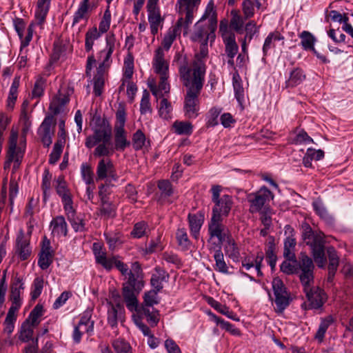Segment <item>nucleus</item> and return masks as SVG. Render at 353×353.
Segmentation results:
<instances>
[{"instance_id":"b1692460","label":"nucleus","mask_w":353,"mask_h":353,"mask_svg":"<svg viewBox=\"0 0 353 353\" xmlns=\"http://www.w3.org/2000/svg\"><path fill=\"white\" fill-rule=\"evenodd\" d=\"M103 185L100 186L99 196L101 199L100 214L106 219L113 218L116 216L117 206L113 203L110 202L103 192Z\"/></svg>"},{"instance_id":"5701e85b","label":"nucleus","mask_w":353,"mask_h":353,"mask_svg":"<svg viewBox=\"0 0 353 353\" xmlns=\"http://www.w3.org/2000/svg\"><path fill=\"white\" fill-rule=\"evenodd\" d=\"M16 252L22 261L26 260L31 254L30 240L22 229L19 231L16 239Z\"/></svg>"},{"instance_id":"c9c22d12","label":"nucleus","mask_w":353,"mask_h":353,"mask_svg":"<svg viewBox=\"0 0 353 353\" xmlns=\"http://www.w3.org/2000/svg\"><path fill=\"white\" fill-rule=\"evenodd\" d=\"M103 33H101L96 27L89 28L85 36V49L86 52L92 50L94 41L99 39Z\"/></svg>"},{"instance_id":"393cba45","label":"nucleus","mask_w":353,"mask_h":353,"mask_svg":"<svg viewBox=\"0 0 353 353\" xmlns=\"http://www.w3.org/2000/svg\"><path fill=\"white\" fill-rule=\"evenodd\" d=\"M23 290L24 284L21 281L18 279L11 288L10 300L12 301V305L9 308V310L18 312L22 304L21 294Z\"/></svg>"},{"instance_id":"9d476101","label":"nucleus","mask_w":353,"mask_h":353,"mask_svg":"<svg viewBox=\"0 0 353 353\" xmlns=\"http://www.w3.org/2000/svg\"><path fill=\"white\" fill-rule=\"evenodd\" d=\"M116 37L114 33L110 32L105 37V47L99 52L97 59L100 64L97 70L108 72L112 63L111 57L114 50Z\"/></svg>"},{"instance_id":"f8f14e48","label":"nucleus","mask_w":353,"mask_h":353,"mask_svg":"<svg viewBox=\"0 0 353 353\" xmlns=\"http://www.w3.org/2000/svg\"><path fill=\"white\" fill-rule=\"evenodd\" d=\"M112 127L108 121H103V123L97 128L92 136L87 137L85 140V146L88 148H92L97 144L101 142L111 141Z\"/></svg>"},{"instance_id":"0eeeda50","label":"nucleus","mask_w":353,"mask_h":353,"mask_svg":"<svg viewBox=\"0 0 353 353\" xmlns=\"http://www.w3.org/2000/svg\"><path fill=\"white\" fill-rule=\"evenodd\" d=\"M274 199L273 193L266 187H262L254 193H251L248 196L250 203V212L256 213L263 211H270L269 203Z\"/></svg>"},{"instance_id":"37998d69","label":"nucleus","mask_w":353,"mask_h":353,"mask_svg":"<svg viewBox=\"0 0 353 353\" xmlns=\"http://www.w3.org/2000/svg\"><path fill=\"white\" fill-rule=\"evenodd\" d=\"M334 322V319L332 316H327L325 318L321 319L320 325L315 334V339L319 341H323L325 334L326 333L328 327Z\"/></svg>"},{"instance_id":"2f4dec72","label":"nucleus","mask_w":353,"mask_h":353,"mask_svg":"<svg viewBox=\"0 0 353 353\" xmlns=\"http://www.w3.org/2000/svg\"><path fill=\"white\" fill-rule=\"evenodd\" d=\"M327 254L329 259L328 279L331 280L334 277L339 266V256L333 247L327 248Z\"/></svg>"},{"instance_id":"603ef678","label":"nucleus","mask_w":353,"mask_h":353,"mask_svg":"<svg viewBox=\"0 0 353 353\" xmlns=\"http://www.w3.org/2000/svg\"><path fill=\"white\" fill-rule=\"evenodd\" d=\"M225 254L234 261H237L240 256L239 248L234 241L231 239L227 240V243L225 245Z\"/></svg>"},{"instance_id":"4d7b16f0","label":"nucleus","mask_w":353,"mask_h":353,"mask_svg":"<svg viewBox=\"0 0 353 353\" xmlns=\"http://www.w3.org/2000/svg\"><path fill=\"white\" fill-rule=\"evenodd\" d=\"M172 110L171 103L165 98L160 101L159 106V116L163 119H168L171 117V112Z\"/></svg>"},{"instance_id":"e433bc0d","label":"nucleus","mask_w":353,"mask_h":353,"mask_svg":"<svg viewBox=\"0 0 353 353\" xmlns=\"http://www.w3.org/2000/svg\"><path fill=\"white\" fill-rule=\"evenodd\" d=\"M56 192L61 197V201L72 198L70 190L68 189L67 183L63 176H59L57 179Z\"/></svg>"},{"instance_id":"3c124183","label":"nucleus","mask_w":353,"mask_h":353,"mask_svg":"<svg viewBox=\"0 0 353 353\" xmlns=\"http://www.w3.org/2000/svg\"><path fill=\"white\" fill-rule=\"evenodd\" d=\"M112 345L116 353H133L129 343L122 339H117L112 342Z\"/></svg>"},{"instance_id":"cd10ccee","label":"nucleus","mask_w":353,"mask_h":353,"mask_svg":"<svg viewBox=\"0 0 353 353\" xmlns=\"http://www.w3.org/2000/svg\"><path fill=\"white\" fill-rule=\"evenodd\" d=\"M69 101L70 99L68 95L59 91L50 103V110L54 114H59L63 111L64 107Z\"/></svg>"},{"instance_id":"412c9836","label":"nucleus","mask_w":353,"mask_h":353,"mask_svg":"<svg viewBox=\"0 0 353 353\" xmlns=\"http://www.w3.org/2000/svg\"><path fill=\"white\" fill-rule=\"evenodd\" d=\"M92 252L97 263L100 264L106 270H112V261L114 256L108 257L106 251L101 243L94 242L92 244Z\"/></svg>"},{"instance_id":"052dcab7","label":"nucleus","mask_w":353,"mask_h":353,"mask_svg":"<svg viewBox=\"0 0 353 353\" xmlns=\"http://www.w3.org/2000/svg\"><path fill=\"white\" fill-rule=\"evenodd\" d=\"M176 237L179 245L183 249L188 250L191 245V242L188 239L186 230L184 228H179L176 233Z\"/></svg>"},{"instance_id":"1a4fd4ad","label":"nucleus","mask_w":353,"mask_h":353,"mask_svg":"<svg viewBox=\"0 0 353 353\" xmlns=\"http://www.w3.org/2000/svg\"><path fill=\"white\" fill-rule=\"evenodd\" d=\"M179 15L180 17L179 18L176 25L172 28L169 29L168 32L163 39L161 47L164 50V52L168 51L170 48L176 36L180 34L181 28H183L184 35H187L188 33V29L192 23H187L186 14Z\"/></svg>"},{"instance_id":"423d86ee","label":"nucleus","mask_w":353,"mask_h":353,"mask_svg":"<svg viewBox=\"0 0 353 353\" xmlns=\"http://www.w3.org/2000/svg\"><path fill=\"white\" fill-rule=\"evenodd\" d=\"M17 132L12 130L9 138L7 160L4 164L5 169L8 168L10 163L14 162L13 168L17 170L21 163L25 152L26 144L25 142L23 144L21 143L20 145L17 146Z\"/></svg>"},{"instance_id":"8fccbe9b","label":"nucleus","mask_w":353,"mask_h":353,"mask_svg":"<svg viewBox=\"0 0 353 353\" xmlns=\"http://www.w3.org/2000/svg\"><path fill=\"white\" fill-rule=\"evenodd\" d=\"M214 259L215 261L216 270L223 274H227L228 272V268L225 262L223 254L220 248L215 251Z\"/></svg>"},{"instance_id":"473e14b6","label":"nucleus","mask_w":353,"mask_h":353,"mask_svg":"<svg viewBox=\"0 0 353 353\" xmlns=\"http://www.w3.org/2000/svg\"><path fill=\"white\" fill-rule=\"evenodd\" d=\"M114 148L112 146L111 141L101 142L97 144L93 154L96 157L108 158L113 154Z\"/></svg>"},{"instance_id":"4be33fe9","label":"nucleus","mask_w":353,"mask_h":353,"mask_svg":"<svg viewBox=\"0 0 353 353\" xmlns=\"http://www.w3.org/2000/svg\"><path fill=\"white\" fill-rule=\"evenodd\" d=\"M38 134L45 147H49L52 142L54 128L52 127V118L46 117L38 129Z\"/></svg>"},{"instance_id":"e2e57ef3","label":"nucleus","mask_w":353,"mask_h":353,"mask_svg":"<svg viewBox=\"0 0 353 353\" xmlns=\"http://www.w3.org/2000/svg\"><path fill=\"white\" fill-rule=\"evenodd\" d=\"M63 142L61 141H57L53 147L49 157V163L55 164L60 159L63 151Z\"/></svg>"},{"instance_id":"5fc2aeb1","label":"nucleus","mask_w":353,"mask_h":353,"mask_svg":"<svg viewBox=\"0 0 353 353\" xmlns=\"http://www.w3.org/2000/svg\"><path fill=\"white\" fill-rule=\"evenodd\" d=\"M53 258V252L52 251H47L42 252L41 251L39 254V257L38 260V265L42 270L48 269L51 263H52Z\"/></svg>"},{"instance_id":"c85d7f7f","label":"nucleus","mask_w":353,"mask_h":353,"mask_svg":"<svg viewBox=\"0 0 353 353\" xmlns=\"http://www.w3.org/2000/svg\"><path fill=\"white\" fill-rule=\"evenodd\" d=\"M169 278L168 274L160 268H155V273L151 277L150 283L154 290L159 292L163 288V283L167 282Z\"/></svg>"},{"instance_id":"13d9d810","label":"nucleus","mask_w":353,"mask_h":353,"mask_svg":"<svg viewBox=\"0 0 353 353\" xmlns=\"http://www.w3.org/2000/svg\"><path fill=\"white\" fill-rule=\"evenodd\" d=\"M119 310H121V307L119 303L116 305L111 304L108 309V322L112 327H114L117 325Z\"/></svg>"},{"instance_id":"7c9ffc66","label":"nucleus","mask_w":353,"mask_h":353,"mask_svg":"<svg viewBox=\"0 0 353 353\" xmlns=\"http://www.w3.org/2000/svg\"><path fill=\"white\" fill-rule=\"evenodd\" d=\"M231 19L230 22V28L238 34L244 32V23L247 19L244 16H241L239 10H233L231 11Z\"/></svg>"},{"instance_id":"f03ea898","label":"nucleus","mask_w":353,"mask_h":353,"mask_svg":"<svg viewBox=\"0 0 353 353\" xmlns=\"http://www.w3.org/2000/svg\"><path fill=\"white\" fill-rule=\"evenodd\" d=\"M152 65L154 73L159 77V82L157 85L155 79L150 77L148 85L152 94L158 99L168 94L170 89L168 82L169 61L165 59L164 50L161 47L154 51Z\"/></svg>"},{"instance_id":"680f3d73","label":"nucleus","mask_w":353,"mask_h":353,"mask_svg":"<svg viewBox=\"0 0 353 353\" xmlns=\"http://www.w3.org/2000/svg\"><path fill=\"white\" fill-rule=\"evenodd\" d=\"M148 226L144 221L137 223L131 232V235L135 239H140L147 235Z\"/></svg>"},{"instance_id":"a19ab883","label":"nucleus","mask_w":353,"mask_h":353,"mask_svg":"<svg viewBox=\"0 0 353 353\" xmlns=\"http://www.w3.org/2000/svg\"><path fill=\"white\" fill-rule=\"evenodd\" d=\"M299 37L301 39V45L305 50H312L316 53V50L314 47L316 39L312 33L305 30L299 34Z\"/></svg>"},{"instance_id":"72a5a7b5","label":"nucleus","mask_w":353,"mask_h":353,"mask_svg":"<svg viewBox=\"0 0 353 353\" xmlns=\"http://www.w3.org/2000/svg\"><path fill=\"white\" fill-rule=\"evenodd\" d=\"M19 85L20 77H15L12 82L7 99L8 109L12 110L14 107L15 102L18 97V89Z\"/></svg>"},{"instance_id":"a878e982","label":"nucleus","mask_w":353,"mask_h":353,"mask_svg":"<svg viewBox=\"0 0 353 353\" xmlns=\"http://www.w3.org/2000/svg\"><path fill=\"white\" fill-rule=\"evenodd\" d=\"M135 290L130 288L129 285H123L122 295L125 303L127 308L131 311H137L138 308L137 295Z\"/></svg>"},{"instance_id":"6e6552de","label":"nucleus","mask_w":353,"mask_h":353,"mask_svg":"<svg viewBox=\"0 0 353 353\" xmlns=\"http://www.w3.org/2000/svg\"><path fill=\"white\" fill-rule=\"evenodd\" d=\"M296 263L298 274L303 285L312 284L314 281V265L311 258L305 254L301 253L299 261H294Z\"/></svg>"},{"instance_id":"6e6d98bb","label":"nucleus","mask_w":353,"mask_h":353,"mask_svg":"<svg viewBox=\"0 0 353 353\" xmlns=\"http://www.w3.org/2000/svg\"><path fill=\"white\" fill-rule=\"evenodd\" d=\"M43 314V307L41 305L37 304L31 311L28 318L26 321H29L34 326H37L40 323V318Z\"/></svg>"},{"instance_id":"bf43d9fd","label":"nucleus","mask_w":353,"mask_h":353,"mask_svg":"<svg viewBox=\"0 0 353 353\" xmlns=\"http://www.w3.org/2000/svg\"><path fill=\"white\" fill-rule=\"evenodd\" d=\"M81 175L86 185L94 184L93 171L90 165L82 163L81 165Z\"/></svg>"},{"instance_id":"f704fd0d","label":"nucleus","mask_w":353,"mask_h":353,"mask_svg":"<svg viewBox=\"0 0 353 353\" xmlns=\"http://www.w3.org/2000/svg\"><path fill=\"white\" fill-rule=\"evenodd\" d=\"M132 146L135 150H145L150 146V141L146 139L145 135L141 130H137L132 136Z\"/></svg>"},{"instance_id":"69168bd1","label":"nucleus","mask_w":353,"mask_h":353,"mask_svg":"<svg viewBox=\"0 0 353 353\" xmlns=\"http://www.w3.org/2000/svg\"><path fill=\"white\" fill-rule=\"evenodd\" d=\"M140 112L142 114L152 113V108L150 102V94L147 90H144L143 92L140 103Z\"/></svg>"},{"instance_id":"58836bf2","label":"nucleus","mask_w":353,"mask_h":353,"mask_svg":"<svg viewBox=\"0 0 353 353\" xmlns=\"http://www.w3.org/2000/svg\"><path fill=\"white\" fill-rule=\"evenodd\" d=\"M103 235L109 249L112 251L116 250L123 242L122 235L119 232H105Z\"/></svg>"},{"instance_id":"2eb2a0df","label":"nucleus","mask_w":353,"mask_h":353,"mask_svg":"<svg viewBox=\"0 0 353 353\" xmlns=\"http://www.w3.org/2000/svg\"><path fill=\"white\" fill-rule=\"evenodd\" d=\"M303 290L310 303V308H320L326 301L325 294L319 287L312 286V284L304 285Z\"/></svg>"},{"instance_id":"dca6fc26","label":"nucleus","mask_w":353,"mask_h":353,"mask_svg":"<svg viewBox=\"0 0 353 353\" xmlns=\"http://www.w3.org/2000/svg\"><path fill=\"white\" fill-rule=\"evenodd\" d=\"M208 233L210 240L216 238L218 240L217 246L221 248V245L223 241L229 239L228 230L224 225L222 224L221 220L211 219L208 224Z\"/></svg>"},{"instance_id":"a18cd8bd","label":"nucleus","mask_w":353,"mask_h":353,"mask_svg":"<svg viewBox=\"0 0 353 353\" xmlns=\"http://www.w3.org/2000/svg\"><path fill=\"white\" fill-rule=\"evenodd\" d=\"M225 52L228 58H234L239 51V46L236 42L235 36H230L223 41Z\"/></svg>"},{"instance_id":"de8ad7c7","label":"nucleus","mask_w":353,"mask_h":353,"mask_svg":"<svg viewBox=\"0 0 353 353\" xmlns=\"http://www.w3.org/2000/svg\"><path fill=\"white\" fill-rule=\"evenodd\" d=\"M90 10V6H87L79 3L78 9L74 12L73 16L72 26L79 23L81 20L87 21L89 18Z\"/></svg>"},{"instance_id":"9b49d317","label":"nucleus","mask_w":353,"mask_h":353,"mask_svg":"<svg viewBox=\"0 0 353 353\" xmlns=\"http://www.w3.org/2000/svg\"><path fill=\"white\" fill-rule=\"evenodd\" d=\"M272 289L275 297V311L277 313H282L290 304V294L283 281L279 278L273 279Z\"/></svg>"},{"instance_id":"20e7f679","label":"nucleus","mask_w":353,"mask_h":353,"mask_svg":"<svg viewBox=\"0 0 353 353\" xmlns=\"http://www.w3.org/2000/svg\"><path fill=\"white\" fill-rule=\"evenodd\" d=\"M207 19H209L210 26L214 30L216 26L217 20L216 12L214 10L213 3L212 2H210L207 5L204 14L200 20L194 25V31L191 36V39L193 41L201 42L207 44L208 39V32L201 24V22Z\"/></svg>"},{"instance_id":"f257e3e1","label":"nucleus","mask_w":353,"mask_h":353,"mask_svg":"<svg viewBox=\"0 0 353 353\" xmlns=\"http://www.w3.org/2000/svg\"><path fill=\"white\" fill-rule=\"evenodd\" d=\"M179 74L183 84L188 89L184 99L185 115L188 119H194L198 116L199 110V95L203 88L205 69L204 64L199 60L194 63V72L191 75V70L184 63L179 68Z\"/></svg>"},{"instance_id":"4c0bfd02","label":"nucleus","mask_w":353,"mask_h":353,"mask_svg":"<svg viewBox=\"0 0 353 353\" xmlns=\"http://www.w3.org/2000/svg\"><path fill=\"white\" fill-rule=\"evenodd\" d=\"M51 0H38L37 7L35 11V17L39 24L46 19L48 12Z\"/></svg>"},{"instance_id":"09e8293b","label":"nucleus","mask_w":353,"mask_h":353,"mask_svg":"<svg viewBox=\"0 0 353 353\" xmlns=\"http://www.w3.org/2000/svg\"><path fill=\"white\" fill-rule=\"evenodd\" d=\"M174 132L177 134L190 135L192 133L193 126L188 121H175L173 123Z\"/></svg>"},{"instance_id":"f3484780","label":"nucleus","mask_w":353,"mask_h":353,"mask_svg":"<svg viewBox=\"0 0 353 353\" xmlns=\"http://www.w3.org/2000/svg\"><path fill=\"white\" fill-rule=\"evenodd\" d=\"M214 203L211 219L223 221V218L228 216L232 208L233 204L232 197L227 194L223 195L221 200Z\"/></svg>"},{"instance_id":"774afa93","label":"nucleus","mask_w":353,"mask_h":353,"mask_svg":"<svg viewBox=\"0 0 353 353\" xmlns=\"http://www.w3.org/2000/svg\"><path fill=\"white\" fill-rule=\"evenodd\" d=\"M241 8L245 19H250L254 14V3L252 0H243Z\"/></svg>"},{"instance_id":"7ed1b4c3","label":"nucleus","mask_w":353,"mask_h":353,"mask_svg":"<svg viewBox=\"0 0 353 353\" xmlns=\"http://www.w3.org/2000/svg\"><path fill=\"white\" fill-rule=\"evenodd\" d=\"M301 229L303 239L310 247L314 261L319 268H323L326 263L324 234L321 232L313 230L306 222L301 224Z\"/></svg>"},{"instance_id":"c756f323","label":"nucleus","mask_w":353,"mask_h":353,"mask_svg":"<svg viewBox=\"0 0 353 353\" xmlns=\"http://www.w3.org/2000/svg\"><path fill=\"white\" fill-rule=\"evenodd\" d=\"M189 227L192 236L198 239L199 237L200 230L203 223V216L201 214L188 215Z\"/></svg>"},{"instance_id":"4468645a","label":"nucleus","mask_w":353,"mask_h":353,"mask_svg":"<svg viewBox=\"0 0 353 353\" xmlns=\"http://www.w3.org/2000/svg\"><path fill=\"white\" fill-rule=\"evenodd\" d=\"M125 279H127V281L123 285H129L130 288L135 290L137 293H139L142 290L145 282L142 269L138 262L132 264V268Z\"/></svg>"},{"instance_id":"ddd939ff","label":"nucleus","mask_w":353,"mask_h":353,"mask_svg":"<svg viewBox=\"0 0 353 353\" xmlns=\"http://www.w3.org/2000/svg\"><path fill=\"white\" fill-rule=\"evenodd\" d=\"M92 310L89 308L85 310L81 314L80 321L78 325L74 327L72 334L73 340L76 343H79L81 341L82 332H81L80 329L83 328V325H88V327L85 329V333L89 336L93 334L94 321L92 320Z\"/></svg>"},{"instance_id":"0e129e2a","label":"nucleus","mask_w":353,"mask_h":353,"mask_svg":"<svg viewBox=\"0 0 353 353\" xmlns=\"http://www.w3.org/2000/svg\"><path fill=\"white\" fill-rule=\"evenodd\" d=\"M46 82V79L43 77H39L36 80L32 91V98H40L43 96Z\"/></svg>"},{"instance_id":"79ce46f5","label":"nucleus","mask_w":353,"mask_h":353,"mask_svg":"<svg viewBox=\"0 0 353 353\" xmlns=\"http://www.w3.org/2000/svg\"><path fill=\"white\" fill-rule=\"evenodd\" d=\"M107 72L97 70L93 78L94 93L96 96H101L105 84V77Z\"/></svg>"},{"instance_id":"864d4df0","label":"nucleus","mask_w":353,"mask_h":353,"mask_svg":"<svg viewBox=\"0 0 353 353\" xmlns=\"http://www.w3.org/2000/svg\"><path fill=\"white\" fill-rule=\"evenodd\" d=\"M111 23V12L110 10V6H108L104 11L103 15L99 22V29L101 33H105L108 31Z\"/></svg>"},{"instance_id":"aec40b11","label":"nucleus","mask_w":353,"mask_h":353,"mask_svg":"<svg viewBox=\"0 0 353 353\" xmlns=\"http://www.w3.org/2000/svg\"><path fill=\"white\" fill-rule=\"evenodd\" d=\"M200 3L201 0H177L176 7L179 14H186L187 23H192Z\"/></svg>"},{"instance_id":"bb28decb","label":"nucleus","mask_w":353,"mask_h":353,"mask_svg":"<svg viewBox=\"0 0 353 353\" xmlns=\"http://www.w3.org/2000/svg\"><path fill=\"white\" fill-rule=\"evenodd\" d=\"M50 227L54 236H65L68 234V225L63 216H57L53 218Z\"/></svg>"},{"instance_id":"a211bd4d","label":"nucleus","mask_w":353,"mask_h":353,"mask_svg":"<svg viewBox=\"0 0 353 353\" xmlns=\"http://www.w3.org/2000/svg\"><path fill=\"white\" fill-rule=\"evenodd\" d=\"M13 24L14 29L21 39V47L24 48L28 46L32 39V35L34 30V24L31 23L29 25L27 28L26 34L25 29L26 24L22 19H14L13 20Z\"/></svg>"},{"instance_id":"ea45409f","label":"nucleus","mask_w":353,"mask_h":353,"mask_svg":"<svg viewBox=\"0 0 353 353\" xmlns=\"http://www.w3.org/2000/svg\"><path fill=\"white\" fill-rule=\"evenodd\" d=\"M305 79L303 71L300 68H295L290 72V77L285 82L286 87L294 88L301 83Z\"/></svg>"},{"instance_id":"49530a36","label":"nucleus","mask_w":353,"mask_h":353,"mask_svg":"<svg viewBox=\"0 0 353 353\" xmlns=\"http://www.w3.org/2000/svg\"><path fill=\"white\" fill-rule=\"evenodd\" d=\"M17 312L9 310L3 322V332L8 335H10L14 330V324L17 321Z\"/></svg>"},{"instance_id":"6ab92c4d","label":"nucleus","mask_w":353,"mask_h":353,"mask_svg":"<svg viewBox=\"0 0 353 353\" xmlns=\"http://www.w3.org/2000/svg\"><path fill=\"white\" fill-rule=\"evenodd\" d=\"M97 180L101 181L108 178L116 179L117 174L112 160L109 158H101L97 164Z\"/></svg>"},{"instance_id":"c03bdc74","label":"nucleus","mask_w":353,"mask_h":353,"mask_svg":"<svg viewBox=\"0 0 353 353\" xmlns=\"http://www.w3.org/2000/svg\"><path fill=\"white\" fill-rule=\"evenodd\" d=\"M29 321H25L21 326L19 339L23 342H28L32 339L34 327Z\"/></svg>"},{"instance_id":"39448f33","label":"nucleus","mask_w":353,"mask_h":353,"mask_svg":"<svg viewBox=\"0 0 353 353\" xmlns=\"http://www.w3.org/2000/svg\"><path fill=\"white\" fill-rule=\"evenodd\" d=\"M125 121V109L123 107H119L116 112V121L114 126V150L123 151L130 145V141L127 139V132L124 128Z\"/></svg>"},{"instance_id":"338daca9","label":"nucleus","mask_w":353,"mask_h":353,"mask_svg":"<svg viewBox=\"0 0 353 353\" xmlns=\"http://www.w3.org/2000/svg\"><path fill=\"white\" fill-rule=\"evenodd\" d=\"M158 188L161 191V196L169 197L173 195L174 190L171 183L168 180H161L158 183Z\"/></svg>"}]
</instances>
